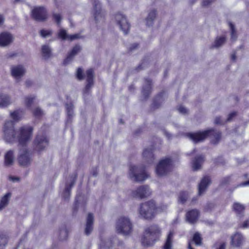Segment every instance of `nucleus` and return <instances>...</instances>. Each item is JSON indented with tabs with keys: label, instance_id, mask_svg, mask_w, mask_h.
<instances>
[{
	"label": "nucleus",
	"instance_id": "obj_21",
	"mask_svg": "<svg viewBox=\"0 0 249 249\" xmlns=\"http://www.w3.org/2000/svg\"><path fill=\"white\" fill-rule=\"evenodd\" d=\"M143 159L149 164L152 163L154 160L153 149L152 148H146L142 154Z\"/></svg>",
	"mask_w": 249,
	"mask_h": 249
},
{
	"label": "nucleus",
	"instance_id": "obj_14",
	"mask_svg": "<svg viewBox=\"0 0 249 249\" xmlns=\"http://www.w3.org/2000/svg\"><path fill=\"white\" fill-rule=\"evenodd\" d=\"M13 36L8 32H3L0 34V46L5 47L10 44L13 41Z\"/></svg>",
	"mask_w": 249,
	"mask_h": 249
},
{
	"label": "nucleus",
	"instance_id": "obj_11",
	"mask_svg": "<svg viewBox=\"0 0 249 249\" xmlns=\"http://www.w3.org/2000/svg\"><path fill=\"white\" fill-rule=\"evenodd\" d=\"M94 16L96 23L104 21L105 12L102 10L98 0H94L93 2Z\"/></svg>",
	"mask_w": 249,
	"mask_h": 249
},
{
	"label": "nucleus",
	"instance_id": "obj_39",
	"mask_svg": "<svg viewBox=\"0 0 249 249\" xmlns=\"http://www.w3.org/2000/svg\"><path fill=\"white\" fill-rule=\"evenodd\" d=\"M68 235L67 230L64 228L60 230L59 232V239L61 240H64L67 239Z\"/></svg>",
	"mask_w": 249,
	"mask_h": 249
},
{
	"label": "nucleus",
	"instance_id": "obj_23",
	"mask_svg": "<svg viewBox=\"0 0 249 249\" xmlns=\"http://www.w3.org/2000/svg\"><path fill=\"white\" fill-rule=\"evenodd\" d=\"M14 161V151L13 150H9L5 155L4 164L6 166H10L13 165Z\"/></svg>",
	"mask_w": 249,
	"mask_h": 249
},
{
	"label": "nucleus",
	"instance_id": "obj_34",
	"mask_svg": "<svg viewBox=\"0 0 249 249\" xmlns=\"http://www.w3.org/2000/svg\"><path fill=\"white\" fill-rule=\"evenodd\" d=\"M10 194L7 193L2 197L0 202V211L4 208L8 204L9 198L10 197Z\"/></svg>",
	"mask_w": 249,
	"mask_h": 249
},
{
	"label": "nucleus",
	"instance_id": "obj_6",
	"mask_svg": "<svg viewBox=\"0 0 249 249\" xmlns=\"http://www.w3.org/2000/svg\"><path fill=\"white\" fill-rule=\"evenodd\" d=\"M173 168V161L167 158L161 160L157 165L156 171L158 176L166 175L171 172Z\"/></svg>",
	"mask_w": 249,
	"mask_h": 249
},
{
	"label": "nucleus",
	"instance_id": "obj_26",
	"mask_svg": "<svg viewBox=\"0 0 249 249\" xmlns=\"http://www.w3.org/2000/svg\"><path fill=\"white\" fill-rule=\"evenodd\" d=\"M151 81L150 79H145V85L143 87L142 93L145 98H148L151 92Z\"/></svg>",
	"mask_w": 249,
	"mask_h": 249
},
{
	"label": "nucleus",
	"instance_id": "obj_28",
	"mask_svg": "<svg viewBox=\"0 0 249 249\" xmlns=\"http://www.w3.org/2000/svg\"><path fill=\"white\" fill-rule=\"evenodd\" d=\"M156 11L155 10H152L149 13L148 17L146 19V24L148 26L152 25L153 20L156 17Z\"/></svg>",
	"mask_w": 249,
	"mask_h": 249
},
{
	"label": "nucleus",
	"instance_id": "obj_36",
	"mask_svg": "<svg viewBox=\"0 0 249 249\" xmlns=\"http://www.w3.org/2000/svg\"><path fill=\"white\" fill-rule=\"evenodd\" d=\"M188 197V194L186 192H181L178 196V201L179 203L184 204Z\"/></svg>",
	"mask_w": 249,
	"mask_h": 249
},
{
	"label": "nucleus",
	"instance_id": "obj_61",
	"mask_svg": "<svg viewBox=\"0 0 249 249\" xmlns=\"http://www.w3.org/2000/svg\"><path fill=\"white\" fill-rule=\"evenodd\" d=\"M231 59L233 60V61H235L236 60V55H235V53H233L231 56Z\"/></svg>",
	"mask_w": 249,
	"mask_h": 249
},
{
	"label": "nucleus",
	"instance_id": "obj_59",
	"mask_svg": "<svg viewBox=\"0 0 249 249\" xmlns=\"http://www.w3.org/2000/svg\"><path fill=\"white\" fill-rule=\"evenodd\" d=\"M248 221H245L243 224L242 227L243 228H247L248 227Z\"/></svg>",
	"mask_w": 249,
	"mask_h": 249
},
{
	"label": "nucleus",
	"instance_id": "obj_1",
	"mask_svg": "<svg viewBox=\"0 0 249 249\" xmlns=\"http://www.w3.org/2000/svg\"><path fill=\"white\" fill-rule=\"evenodd\" d=\"M33 129L29 126H23L16 131L13 121H7L3 128L4 139L6 142L14 143L18 142L22 146L26 145L31 138Z\"/></svg>",
	"mask_w": 249,
	"mask_h": 249
},
{
	"label": "nucleus",
	"instance_id": "obj_60",
	"mask_svg": "<svg viewBox=\"0 0 249 249\" xmlns=\"http://www.w3.org/2000/svg\"><path fill=\"white\" fill-rule=\"evenodd\" d=\"M164 133L168 139L171 138V135L166 131H164Z\"/></svg>",
	"mask_w": 249,
	"mask_h": 249
},
{
	"label": "nucleus",
	"instance_id": "obj_48",
	"mask_svg": "<svg viewBox=\"0 0 249 249\" xmlns=\"http://www.w3.org/2000/svg\"><path fill=\"white\" fill-rule=\"evenodd\" d=\"M76 76H77V78L80 80H83L84 79V76L83 74V70H82L81 68H79L77 69Z\"/></svg>",
	"mask_w": 249,
	"mask_h": 249
},
{
	"label": "nucleus",
	"instance_id": "obj_58",
	"mask_svg": "<svg viewBox=\"0 0 249 249\" xmlns=\"http://www.w3.org/2000/svg\"><path fill=\"white\" fill-rule=\"evenodd\" d=\"M249 185V180L242 183L240 186H248Z\"/></svg>",
	"mask_w": 249,
	"mask_h": 249
},
{
	"label": "nucleus",
	"instance_id": "obj_41",
	"mask_svg": "<svg viewBox=\"0 0 249 249\" xmlns=\"http://www.w3.org/2000/svg\"><path fill=\"white\" fill-rule=\"evenodd\" d=\"M66 107L67 112V115L69 118H70L73 115V106L72 105L70 104H66Z\"/></svg>",
	"mask_w": 249,
	"mask_h": 249
},
{
	"label": "nucleus",
	"instance_id": "obj_53",
	"mask_svg": "<svg viewBox=\"0 0 249 249\" xmlns=\"http://www.w3.org/2000/svg\"><path fill=\"white\" fill-rule=\"evenodd\" d=\"M214 0H203L202 2L203 6H207L213 2Z\"/></svg>",
	"mask_w": 249,
	"mask_h": 249
},
{
	"label": "nucleus",
	"instance_id": "obj_9",
	"mask_svg": "<svg viewBox=\"0 0 249 249\" xmlns=\"http://www.w3.org/2000/svg\"><path fill=\"white\" fill-rule=\"evenodd\" d=\"M31 13L33 18L36 21H43L47 18V11L44 7H35Z\"/></svg>",
	"mask_w": 249,
	"mask_h": 249
},
{
	"label": "nucleus",
	"instance_id": "obj_13",
	"mask_svg": "<svg viewBox=\"0 0 249 249\" xmlns=\"http://www.w3.org/2000/svg\"><path fill=\"white\" fill-rule=\"evenodd\" d=\"M35 145L37 150L41 151L48 146V140L44 135H38L35 141Z\"/></svg>",
	"mask_w": 249,
	"mask_h": 249
},
{
	"label": "nucleus",
	"instance_id": "obj_40",
	"mask_svg": "<svg viewBox=\"0 0 249 249\" xmlns=\"http://www.w3.org/2000/svg\"><path fill=\"white\" fill-rule=\"evenodd\" d=\"M58 36L61 38L63 40H68L69 35H67V32L63 29H60L58 33Z\"/></svg>",
	"mask_w": 249,
	"mask_h": 249
},
{
	"label": "nucleus",
	"instance_id": "obj_57",
	"mask_svg": "<svg viewBox=\"0 0 249 249\" xmlns=\"http://www.w3.org/2000/svg\"><path fill=\"white\" fill-rule=\"evenodd\" d=\"M138 46V44H136V43H134V44H132L131 45V46L130 47V50L131 51H133V50H134L135 49L137 48Z\"/></svg>",
	"mask_w": 249,
	"mask_h": 249
},
{
	"label": "nucleus",
	"instance_id": "obj_18",
	"mask_svg": "<svg viewBox=\"0 0 249 249\" xmlns=\"http://www.w3.org/2000/svg\"><path fill=\"white\" fill-rule=\"evenodd\" d=\"M94 217L91 213H89L86 219L85 233L87 235L90 234L93 228Z\"/></svg>",
	"mask_w": 249,
	"mask_h": 249
},
{
	"label": "nucleus",
	"instance_id": "obj_10",
	"mask_svg": "<svg viewBox=\"0 0 249 249\" xmlns=\"http://www.w3.org/2000/svg\"><path fill=\"white\" fill-rule=\"evenodd\" d=\"M115 20L120 29L124 34H127L130 29V24L124 15L118 13L115 15Z\"/></svg>",
	"mask_w": 249,
	"mask_h": 249
},
{
	"label": "nucleus",
	"instance_id": "obj_33",
	"mask_svg": "<svg viewBox=\"0 0 249 249\" xmlns=\"http://www.w3.org/2000/svg\"><path fill=\"white\" fill-rule=\"evenodd\" d=\"M233 209L237 214H242L244 212L245 207L241 204L235 202L233 205Z\"/></svg>",
	"mask_w": 249,
	"mask_h": 249
},
{
	"label": "nucleus",
	"instance_id": "obj_56",
	"mask_svg": "<svg viewBox=\"0 0 249 249\" xmlns=\"http://www.w3.org/2000/svg\"><path fill=\"white\" fill-rule=\"evenodd\" d=\"M4 21V18L3 16L0 14V27L2 25Z\"/></svg>",
	"mask_w": 249,
	"mask_h": 249
},
{
	"label": "nucleus",
	"instance_id": "obj_2",
	"mask_svg": "<svg viewBox=\"0 0 249 249\" xmlns=\"http://www.w3.org/2000/svg\"><path fill=\"white\" fill-rule=\"evenodd\" d=\"M187 136L195 143L201 142L208 136H213L214 138V140L213 141V142L216 143L221 138V133L218 131L210 129L203 131L188 133Z\"/></svg>",
	"mask_w": 249,
	"mask_h": 249
},
{
	"label": "nucleus",
	"instance_id": "obj_30",
	"mask_svg": "<svg viewBox=\"0 0 249 249\" xmlns=\"http://www.w3.org/2000/svg\"><path fill=\"white\" fill-rule=\"evenodd\" d=\"M226 37L224 36L217 37L213 44L212 48H219L225 43Z\"/></svg>",
	"mask_w": 249,
	"mask_h": 249
},
{
	"label": "nucleus",
	"instance_id": "obj_43",
	"mask_svg": "<svg viewBox=\"0 0 249 249\" xmlns=\"http://www.w3.org/2000/svg\"><path fill=\"white\" fill-rule=\"evenodd\" d=\"M193 241L196 245H200L201 243V238L198 233H196L193 237Z\"/></svg>",
	"mask_w": 249,
	"mask_h": 249
},
{
	"label": "nucleus",
	"instance_id": "obj_8",
	"mask_svg": "<svg viewBox=\"0 0 249 249\" xmlns=\"http://www.w3.org/2000/svg\"><path fill=\"white\" fill-rule=\"evenodd\" d=\"M18 161L21 166L26 167L31 164L32 161L31 154L25 147L19 150Z\"/></svg>",
	"mask_w": 249,
	"mask_h": 249
},
{
	"label": "nucleus",
	"instance_id": "obj_32",
	"mask_svg": "<svg viewBox=\"0 0 249 249\" xmlns=\"http://www.w3.org/2000/svg\"><path fill=\"white\" fill-rule=\"evenodd\" d=\"M42 53L45 59L49 58L51 55V49L48 45H43L42 46Z\"/></svg>",
	"mask_w": 249,
	"mask_h": 249
},
{
	"label": "nucleus",
	"instance_id": "obj_46",
	"mask_svg": "<svg viewBox=\"0 0 249 249\" xmlns=\"http://www.w3.org/2000/svg\"><path fill=\"white\" fill-rule=\"evenodd\" d=\"M231 180V176H227L223 178L220 181V184L221 185H225L228 184L230 182Z\"/></svg>",
	"mask_w": 249,
	"mask_h": 249
},
{
	"label": "nucleus",
	"instance_id": "obj_12",
	"mask_svg": "<svg viewBox=\"0 0 249 249\" xmlns=\"http://www.w3.org/2000/svg\"><path fill=\"white\" fill-rule=\"evenodd\" d=\"M132 194L134 197L143 198L149 196L151 191L147 185H142L133 191Z\"/></svg>",
	"mask_w": 249,
	"mask_h": 249
},
{
	"label": "nucleus",
	"instance_id": "obj_27",
	"mask_svg": "<svg viewBox=\"0 0 249 249\" xmlns=\"http://www.w3.org/2000/svg\"><path fill=\"white\" fill-rule=\"evenodd\" d=\"M75 183V180L73 179L71 184L69 185L67 184L65 190L63 193V197L65 199H69L70 196V193L71 188L73 187Z\"/></svg>",
	"mask_w": 249,
	"mask_h": 249
},
{
	"label": "nucleus",
	"instance_id": "obj_55",
	"mask_svg": "<svg viewBox=\"0 0 249 249\" xmlns=\"http://www.w3.org/2000/svg\"><path fill=\"white\" fill-rule=\"evenodd\" d=\"M226 248V243L225 242H222L220 244L219 247L217 249H225Z\"/></svg>",
	"mask_w": 249,
	"mask_h": 249
},
{
	"label": "nucleus",
	"instance_id": "obj_44",
	"mask_svg": "<svg viewBox=\"0 0 249 249\" xmlns=\"http://www.w3.org/2000/svg\"><path fill=\"white\" fill-rule=\"evenodd\" d=\"M35 97L34 96H28L25 99V104L27 107H30Z\"/></svg>",
	"mask_w": 249,
	"mask_h": 249
},
{
	"label": "nucleus",
	"instance_id": "obj_38",
	"mask_svg": "<svg viewBox=\"0 0 249 249\" xmlns=\"http://www.w3.org/2000/svg\"><path fill=\"white\" fill-rule=\"evenodd\" d=\"M7 243V236L5 234H0V249H3Z\"/></svg>",
	"mask_w": 249,
	"mask_h": 249
},
{
	"label": "nucleus",
	"instance_id": "obj_22",
	"mask_svg": "<svg viewBox=\"0 0 249 249\" xmlns=\"http://www.w3.org/2000/svg\"><path fill=\"white\" fill-rule=\"evenodd\" d=\"M81 49V47L79 45H75L73 49H72L70 53L67 58L64 60L63 63L65 65L68 64L69 63H70L72 59H73V57L78 53L80 51Z\"/></svg>",
	"mask_w": 249,
	"mask_h": 249
},
{
	"label": "nucleus",
	"instance_id": "obj_29",
	"mask_svg": "<svg viewBox=\"0 0 249 249\" xmlns=\"http://www.w3.org/2000/svg\"><path fill=\"white\" fill-rule=\"evenodd\" d=\"M174 233L170 231L167 236L165 243L164 246V249H171L172 245V240Z\"/></svg>",
	"mask_w": 249,
	"mask_h": 249
},
{
	"label": "nucleus",
	"instance_id": "obj_4",
	"mask_svg": "<svg viewBox=\"0 0 249 249\" xmlns=\"http://www.w3.org/2000/svg\"><path fill=\"white\" fill-rule=\"evenodd\" d=\"M140 216L145 219H151L156 212V204L153 200H150L141 204L139 209Z\"/></svg>",
	"mask_w": 249,
	"mask_h": 249
},
{
	"label": "nucleus",
	"instance_id": "obj_42",
	"mask_svg": "<svg viewBox=\"0 0 249 249\" xmlns=\"http://www.w3.org/2000/svg\"><path fill=\"white\" fill-rule=\"evenodd\" d=\"M33 114L35 117L39 118L43 115L44 112L40 108L36 107L34 110Z\"/></svg>",
	"mask_w": 249,
	"mask_h": 249
},
{
	"label": "nucleus",
	"instance_id": "obj_31",
	"mask_svg": "<svg viewBox=\"0 0 249 249\" xmlns=\"http://www.w3.org/2000/svg\"><path fill=\"white\" fill-rule=\"evenodd\" d=\"M23 114L22 110L18 109L11 113V117L15 121H18L20 119Z\"/></svg>",
	"mask_w": 249,
	"mask_h": 249
},
{
	"label": "nucleus",
	"instance_id": "obj_17",
	"mask_svg": "<svg viewBox=\"0 0 249 249\" xmlns=\"http://www.w3.org/2000/svg\"><path fill=\"white\" fill-rule=\"evenodd\" d=\"M199 214V211L196 209H193L188 212L186 214V219L190 224H194L196 222Z\"/></svg>",
	"mask_w": 249,
	"mask_h": 249
},
{
	"label": "nucleus",
	"instance_id": "obj_62",
	"mask_svg": "<svg viewBox=\"0 0 249 249\" xmlns=\"http://www.w3.org/2000/svg\"><path fill=\"white\" fill-rule=\"evenodd\" d=\"M27 86H30L31 85V82L30 81H27L26 82Z\"/></svg>",
	"mask_w": 249,
	"mask_h": 249
},
{
	"label": "nucleus",
	"instance_id": "obj_3",
	"mask_svg": "<svg viewBox=\"0 0 249 249\" xmlns=\"http://www.w3.org/2000/svg\"><path fill=\"white\" fill-rule=\"evenodd\" d=\"M160 230L157 225H152L147 228L142 239V243L144 246H150L153 245L160 234Z\"/></svg>",
	"mask_w": 249,
	"mask_h": 249
},
{
	"label": "nucleus",
	"instance_id": "obj_37",
	"mask_svg": "<svg viewBox=\"0 0 249 249\" xmlns=\"http://www.w3.org/2000/svg\"><path fill=\"white\" fill-rule=\"evenodd\" d=\"M116 240V239L115 238H113V240H111V239H107L105 241V242H102L101 246L103 247L109 249L112 246L113 243H115Z\"/></svg>",
	"mask_w": 249,
	"mask_h": 249
},
{
	"label": "nucleus",
	"instance_id": "obj_45",
	"mask_svg": "<svg viewBox=\"0 0 249 249\" xmlns=\"http://www.w3.org/2000/svg\"><path fill=\"white\" fill-rule=\"evenodd\" d=\"M167 207L168 205L166 204H161L157 207L156 206V212L157 213L163 212L167 209Z\"/></svg>",
	"mask_w": 249,
	"mask_h": 249
},
{
	"label": "nucleus",
	"instance_id": "obj_50",
	"mask_svg": "<svg viewBox=\"0 0 249 249\" xmlns=\"http://www.w3.org/2000/svg\"><path fill=\"white\" fill-rule=\"evenodd\" d=\"M80 38V34H77L69 36L68 40L72 41V40H73L75 39H79Z\"/></svg>",
	"mask_w": 249,
	"mask_h": 249
},
{
	"label": "nucleus",
	"instance_id": "obj_15",
	"mask_svg": "<svg viewBox=\"0 0 249 249\" xmlns=\"http://www.w3.org/2000/svg\"><path fill=\"white\" fill-rule=\"evenodd\" d=\"M211 183L210 178L209 177H204L201 180L198 186V195L201 196L206 191L208 187Z\"/></svg>",
	"mask_w": 249,
	"mask_h": 249
},
{
	"label": "nucleus",
	"instance_id": "obj_7",
	"mask_svg": "<svg viewBox=\"0 0 249 249\" xmlns=\"http://www.w3.org/2000/svg\"><path fill=\"white\" fill-rule=\"evenodd\" d=\"M129 177L135 181H142L148 177L143 167L131 165L129 167Z\"/></svg>",
	"mask_w": 249,
	"mask_h": 249
},
{
	"label": "nucleus",
	"instance_id": "obj_16",
	"mask_svg": "<svg viewBox=\"0 0 249 249\" xmlns=\"http://www.w3.org/2000/svg\"><path fill=\"white\" fill-rule=\"evenodd\" d=\"M244 242V239L243 235L236 232L231 237V244L233 247L239 248L242 246Z\"/></svg>",
	"mask_w": 249,
	"mask_h": 249
},
{
	"label": "nucleus",
	"instance_id": "obj_47",
	"mask_svg": "<svg viewBox=\"0 0 249 249\" xmlns=\"http://www.w3.org/2000/svg\"><path fill=\"white\" fill-rule=\"evenodd\" d=\"M53 18L57 24L59 25L62 19L61 15L59 14H53Z\"/></svg>",
	"mask_w": 249,
	"mask_h": 249
},
{
	"label": "nucleus",
	"instance_id": "obj_25",
	"mask_svg": "<svg viewBox=\"0 0 249 249\" xmlns=\"http://www.w3.org/2000/svg\"><path fill=\"white\" fill-rule=\"evenodd\" d=\"M204 161V157L202 156L196 157L192 162V168L194 171H197L201 168Z\"/></svg>",
	"mask_w": 249,
	"mask_h": 249
},
{
	"label": "nucleus",
	"instance_id": "obj_19",
	"mask_svg": "<svg viewBox=\"0 0 249 249\" xmlns=\"http://www.w3.org/2000/svg\"><path fill=\"white\" fill-rule=\"evenodd\" d=\"M87 84L86 86L84 93H88L89 90L91 88L93 84V71L92 69H90L87 71Z\"/></svg>",
	"mask_w": 249,
	"mask_h": 249
},
{
	"label": "nucleus",
	"instance_id": "obj_49",
	"mask_svg": "<svg viewBox=\"0 0 249 249\" xmlns=\"http://www.w3.org/2000/svg\"><path fill=\"white\" fill-rule=\"evenodd\" d=\"M225 122L222 120L220 117H216L214 120V123L217 124H223Z\"/></svg>",
	"mask_w": 249,
	"mask_h": 249
},
{
	"label": "nucleus",
	"instance_id": "obj_5",
	"mask_svg": "<svg viewBox=\"0 0 249 249\" xmlns=\"http://www.w3.org/2000/svg\"><path fill=\"white\" fill-rule=\"evenodd\" d=\"M132 224L128 217L120 216L116 221V230L118 233L129 235L132 231Z\"/></svg>",
	"mask_w": 249,
	"mask_h": 249
},
{
	"label": "nucleus",
	"instance_id": "obj_63",
	"mask_svg": "<svg viewBox=\"0 0 249 249\" xmlns=\"http://www.w3.org/2000/svg\"><path fill=\"white\" fill-rule=\"evenodd\" d=\"M153 106L155 108H158L159 107V106L157 105L155 101L153 103Z\"/></svg>",
	"mask_w": 249,
	"mask_h": 249
},
{
	"label": "nucleus",
	"instance_id": "obj_64",
	"mask_svg": "<svg viewBox=\"0 0 249 249\" xmlns=\"http://www.w3.org/2000/svg\"><path fill=\"white\" fill-rule=\"evenodd\" d=\"M188 248H189V249H193L192 248V247L191 246L190 244H189Z\"/></svg>",
	"mask_w": 249,
	"mask_h": 249
},
{
	"label": "nucleus",
	"instance_id": "obj_35",
	"mask_svg": "<svg viewBox=\"0 0 249 249\" xmlns=\"http://www.w3.org/2000/svg\"><path fill=\"white\" fill-rule=\"evenodd\" d=\"M229 26L231 31V39L232 41H235L237 38V34L234 26L230 22L229 23Z\"/></svg>",
	"mask_w": 249,
	"mask_h": 249
},
{
	"label": "nucleus",
	"instance_id": "obj_20",
	"mask_svg": "<svg viewBox=\"0 0 249 249\" xmlns=\"http://www.w3.org/2000/svg\"><path fill=\"white\" fill-rule=\"evenodd\" d=\"M11 72L14 77L18 79L23 76L25 72V69L22 66L18 65L11 68Z\"/></svg>",
	"mask_w": 249,
	"mask_h": 249
},
{
	"label": "nucleus",
	"instance_id": "obj_52",
	"mask_svg": "<svg viewBox=\"0 0 249 249\" xmlns=\"http://www.w3.org/2000/svg\"><path fill=\"white\" fill-rule=\"evenodd\" d=\"M178 110L180 113L183 114H185L188 112L187 109L185 107L181 106L178 107Z\"/></svg>",
	"mask_w": 249,
	"mask_h": 249
},
{
	"label": "nucleus",
	"instance_id": "obj_51",
	"mask_svg": "<svg viewBox=\"0 0 249 249\" xmlns=\"http://www.w3.org/2000/svg\"><path fill=\"white\" fill-rule=\"evenodd\" d=\"M51 32L49 31L44 30H42L40 31V35L44 37H47V36L51 35Z\"/></svg>",
	"mask_w": 249,
	"mask_h": 249
},
{
	"label": "nucleus",
	"instance_id": "obj_54",
	"mask_svg": "<svg viewBox=\"0 0 249 249\" xmlns=\"http://www.w3.org/2000/svg\"><path fill=\"white\" fill-rule=\"evenodd\" d=\"M236 115V113L235 112H231V113L229 116L228 118L227 119V120L226 121L227 122H230L231 121L232 119Z\"/></svg>",
	"mask_w": 249,
	"mask_h": 249
},
{
	"label": "nucleus",
	"instance_id": "obj_24",
	"mask_svg": "<svg viewBox=\"0 0 249 249\" xmlns=\"http://www.w3.org/2000/svg\"><path fill=\"white\" fill-rule=\"evenodd\" d=\"M12 103L10 96L6 94L0 93V107H5Z\"/></svg>",
	"mask_w": 249,
	"mask_h": 249
}]
</instances>
